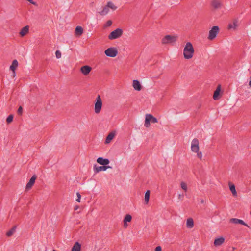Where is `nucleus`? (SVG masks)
Instances as JSON below:
<instances>
[{
  "mask_svg": "<svg viewBox=\"0 0 251 251\" xmlns=\"http://www.w3.org/2000/svg\"><path fill=\"white\" fill-rule=\"evenodd\" d=\"M128 226V225L127 224V222H124V227L125 228H126Z\"/></svg>",
  "mask_w": 251,
  "mask_h": 251,
  "instance_id": "41",
  "label": "nucleus"
},
{
  "mask_svg": "<svg viewBox=\"0 0 251 251\" xmlns=\"http://www.w3.org/2000/svg\"><path fill=\"white\" fill-rule=\"evenodd\" d=\"M225 241V238L223 237H220L216 238L214 242V245L215 246H221Z\"/></svg>",
  "mask_w": 251,
  "mask_h": 251,
  "instance_id": "18",
  "label": "nucleus"
},
{
  "mask_svg": "<svg viewBox=\"0 0 251 251\" xmlns=\"http://www.w3.org/2000/svg\"><path fill=\"white\" fill-rule=\"evenodd\" d=\"M194 49L191 42L186 43L183 50L184 57L186 59H191L194 54Z\"/></svg>",
  "mask_w": 251,
  "mask_h": 251,
  "instance_id": "1",
  "label": "nucleus"
},
{
  "mask_svg": "<svg viewBox=\"0 0 251 251\" xmlns=\"http://www.w3.org/2000/svg\"><path fill=\"white\" fill-rule=\"evenodd\" d=\"M92 70V68L88 65L82 66L80 68L81 72L84 75H87Z\"/></svg>",
  "mask_w": 251,
  "mask_h": 251,
  "instance_id": "10",
  "label": "nucleus"
},
{
  "mask_svg": "<svg viewBox=\"0 0 251 251\" xmlns=\"http://www.w3.org/2000/svg\"><path fill=\"white\" fill-rule=\"evenodd\" d=\"M13 118V115H10L9 116H8L6 119L7 123L8 124L10 123L12 121Z\"/></svg>",
  "mask_w": 251,
  "mask_h": 251,
  "instance_id": "32",
  "label": "nucleus"
},
{
  "mask_svg": "<svg viewBox=\"0 0 251 251\" xmlns=\"http://www.w3.org/2000/svg\"><path fill=\"white\" fill-rule=\"evenodd\" d=\"M186 226L189 228H192L194 226V221L192 218H190L187 220Z\"/></svg>",
  "mask_w": 251,
  "mask_h": 251,
  "instance_id": "26",
  "label": "nucleus"
},
{
  "mask_svg": "<svg viewBox=\"0 0 251 251\" xmlns=\"http://www.w3.org/2000/svg\"><path fill=\"white\" fill-rule=\"evenodd\" d=\"M238 20L235 19L233 21V23H231L228 25L229 29H232L235 30L238 26Z\"/></svg>",
  "mask_w": 251,
  "mask_h": 251,
  "instance_id": "23",
  "label": "nucleus"
},
{
  "mask_svg": "<svg viewBox=\"0 0 251 251\" xmlns=\"http://www.w3.org/2000/svg\"><path fill=\"white\" fill-rule=\"evenodd\" d=\"M132 220V216L129 214H127L125 216L123 222H130Z\"/></svg>",
  "mask_w": 251,
  "mask_h": 251,
  "instance_id": "30",
  "label": "nucleus"
},
{
  "mask_svg": "<svg viewBox=\"0 0 251 251\" xmlns=\"http://www.w3.org/2000/svg\"><path fill=\"white\" fill-rule=\"evenodd\" d=\"M18 66V62L17 60H14L12 61L11 65L10 66V69L14 73V71L16 68Z\"/></svg>",
  "mask_w": 251,
  "mask_h": 251,
  "instance_id": "25",
  "label": "nucleus"
},
{
  "mask_svg": "<svg viewBox=\"0 0 251 251\" xmlns=\"http://www.w3.org/2000/svg\"><path fill=\"white\" fill-rule=\"evenodd\" d=\"M76 195H77V199L76 200V201L77 202H80V199H81V195L79 193L77 192L76 193Z\"/></svg>",
  "mask_w": 251,
  "mask_h": 251,
  "instance_id": "37",
  "label": "nucleus"
},
{
  "mask_svg": "<svg viewBox=\"0 0 251 251\" xmlns=\"http://www.w3.org/2000/svg\"><path fill=\"white\" fill-rule=\"evenodd\" d=\"M77 209V207L75 208V210H76Z\"/></svg>",
  "mask_w": 251,
  "mask_h": 251,
  "instance_id": "44",
  "label": "nucleus"
},
{
  "mask_svg": "<svg viewBox=\"0 0 251 251\" xmlns=\"http://www.w3.org/2000/svg\"><path fill=\"white\" fill-rule=\"evenodd\" d=\"M122 34V29L121 28H117L109 34L108 38L109 40H114L120 37Z\"/></svg>",
  "mask_w": 251,
  "mask_h": 251,
  "instance_id": "4",
  "label": "nucleus"
},
{
  "mask_svg": "<svg viewBox=\"0 0 251 251\" xmlns=\"http://www.w3.org/2000/svg\"><path fill=\"white\" fill-rule=\"evenodd\" d=\"M221 91V86L219 85L216 90L214 92V94L213 96V98L214 100H217L219 99V96L220 95V92Z\"/></svg>",
  "mask_w": 251,
  "mask_h": 251,
  "instance_id": "19",
  "label": "nucleus"
},
{
  "mask_svg": "<svg viewBox=\"0 0 251 251\" xmlns=\"http://www.w3.org/2000/svg\"><path fill=\"white\" fill-rule=\"evenodd\" d=\"M83 28L80 26H77L75 30V34L77 37H80L83 33Z\"/></svg>",
  "mask_w": 251,
  "mask_h": 251,
  "instance_id": "16",
  "label": "nucleus"
},
{
  "mask_svg": "<svg viewBox=\"0 0 251 251\" xmlns=\"http://www.w3.org/2000/svg\"><path fill=\"white\" fill-rule=\"evenodd\" d=\"M97 162L99 164L103 165V166H106L109 163V160L108 159L106 158H103L102 157H99L97 159Z\"/></svg>",
  "mask_w": 251,
  "mask_h": 251,
  "instance_id": "14",
  "label": "nucleus"
},
{
  "mask_svg": "<svg viewBox=\"0 0 251 251\" xmlns=\"http://www.w3.org/2000/svg\"><path fill=\"white\" fill-rule=\"evenodd\" d=\"M162 249L160 246H157L155 248V251H161Z\"/></svg>",
  "mask_w": 251,
  "mask_h": 251,
  "instance_id": "40",
  "label": "nucleus"
},
{
  "mask_svg": "<svg viewBox=\"0 0 251 251\" xmlns=\"http://www.w3.org/2000/svg\"><path fill=\"white\" fill-rule=\"evenodd\" d=\"M81 244L78 242H75L72 248L71 251H81Z\"/></svg>",
  "mask_w": 251,
  "mask_h": 251,
  "instance_id": "22",
  "label": "nucleus"
},
{
  "mask_svg": "<svg viewBox=\"0 0 251 251\" xmlns=\"http://www.w3.org/2000/svg\"><path fill=\"white\" fill-rule=\"evenodd\" d=\"M183 197H184V195L183 194H179L178 195V199L180 201L183 200Z\"/></svg>",
  "mask_w": 251,
  "mask_h": 251,
  "instance_id": "38",
  "label": "nucleus"
},
{
  "mask_svg": "<svg viewBox=\"0 0 251 251\" xmlns=\"http://www.w3.org/2000/svg\"><path fill=\"white\" fill-rule=\"evenodd\" d=\"M22 112H23V108L21 106H20L17 110V113L19 114V115H22Z\"/></svg>",
  "mask_w": 251,
  "mask_h": 251,
  "instance_id": "36",
  "label": "nucleus"
},
{
  "mask_svg": "<svg viewBox=\"0 0 251 251\" xmlns=\"http://www.w3.org/2000/svg\"><path fill=\"white\" fill-rule=\"evenodd\" d=\"M219 31V28L217 26H214L209 32L208 39L212 40L216 38Z\"/></svg>",
  "mask_w": 251,
  "mask_h": 251,
  "instance_id": "8",
  "label": "nucleus"
},
{
  "mask_svg": "<svg viewBox=\"0 0 251 251\" xmlns=\"http://www.w3.org/2000/svg\"><path fill=\"white\" fill-rule=\"evenodd\" d=\"M16 226H15L12 227L9 231L6 233V235L8 237L12 236L13 233L15 232Z\"/></svg>",
  "mask_w": 251,
  "mask_h": 251,
  "instance_id": "29",
  "label": "nucleus"
},
{
  "mask_svg": "<svg viewBox=\"0 0 251 251\" xmlns=\"http://www.w3.org/2000/svg\"><path fill=\"white\" fill-rule=\"evenodd\" d=\"M180 186L182 190H183L185 192H187L188 190V186L186 182L184 181H182L180 183Z\"/></svg>",
  "mask_w": 251,
  "mask_h": 251,
  "instance_id": "28",
  "label": "nucleus"
},
{
  "mask_svg": "<svg viewBox=\"0 0 251 251\" xmlns=\"http://www.w3.org/2000/svg\"><path fill=\"white\" fill-rule=\"evenodd\" d=\"M201 203H204V200L203 199H201Z\"/></svg>",
  "mask_w": 251,
  "mask_h": 251,
  "instance_id": "42",
  "label": "nucleus"
},
{
  "mask_svg": "<svg viewBox=\"0 0 251 251\" xmlns=\"http://www.w3.org/2000/svg\"><path fill=\"white\" fill-rule=\"evenodd\" d=\"M132 86L134 89L136 91H140L142 89V86L140 82L137 80H134L133 81Z\"/></svg>",
  "mask_w": 251,
  "mask_h": 251,
  "instance_id": "15",
  "label": "nucleus"
},
{
  "mask_svg": "<svg viewBox=\"0 0 251 251\" xmlns=\"http://www.w3.org/2000/svg\"><path fill=\"white\" fill-rule=\"evenodd\" d=\"M150 196V191L149 190H147L145 195V202L146 204L148 203L149 201Z\"/></svg>",
  "mask_w": 251,
  "mask_h": 251,
  "instance_id": "27",
  "label": "nucleus"
},
{
  "mask_svg": "<svg viewBox=\"0 0 251 251\" xmlns=\"http://www.w3.org/2000/svg\"><path fill=\"white\" fill-rule=\"evenodd\" d=\"M55 55L57 58L59 59L61 57V53L59 50H57L55 52Z\"/></svg>",
  "mask_w": 251,
  "mask_h": 251,
  "instance_id": "34",
  "label": "nucleus"
},
{
  "mask_svg": "<svg viewBox=\"0 0 251 251\" xmlns=\"http://www.w3.org/2000/svg\"><path fill=\"white\" fill-rule=\"evenodd\" d=\"M109 9L107 5L103 7L102 10L99 12V13L101 16H105L109 12Z\"/></svg>",
  "mask_w": 251,
  "mask_h": 251,
  "instance_id": "24",
  "label": "nucleus"
},
{
  "mask_svg": "<svg viewBox=\"0 0 251 251\" xmlns=\"http://www.w3.org/2000/svg\"><path fill=\"white\" fill-rule=\"evenodd\" d=\"M178 36L176 35H167L164 36L161 40V43L163 45L173 44L176 41Z\"/></svg>",
  "mask_w": 251,
  "mask_h": 251,
  "instance_id": "3",
  "label": "nucleus"
},
{
  "mask_svg": "<svg viewBox=\"0 0 251 251\" xmlns=\"http://www.w3.org/2000/svg\"><path fill=\"white\" fill-rule=\"evenodd\" d=\"M210 4L213 11L220 10L223 7L222 0H211Z\"/></svg>",
  "mask_w": 251,
  "mask_h": 251,
  "instance_id": "2",
  "label": "nucleus"
},
{
  "mask_svg": "<svg viewBox=\"0 0 251 251\" xmlns=\"http://www.w3.org/2000/svg\"><path fill=\"white\" fill-rule=\"evenodd\" d=\"M27 1H29L30 3H31V4L35 5V6H37V4L36 2L33 1L32 0H26Z\"/></svg>",
  "mask_w": 251,
  "mask_h": 251,
  "instance_id": "39",
  "label": "nucleus"
},
{
  "mask_svg": "<svg viewBox=\"0 0 251 251\" xmlns=\"http://www.w3.org/2000/svg\"><path fill=\"white\" fill-rule=\"evenodd\" d=\"M112 21L111 20H108L106 22V24L104 25V27L106 28L107 27H109L111 25H112Z\"/></svg>",
  "mask_w": 251,
  "mask_h": 251,
  "instance_id": "33",
  "label": "nucleus"
},
{
  "mask_svg": "<svg viewBox=\"0 0 251 251\" xmlns=\"http://www.w3.org/2000/svg\"><path fill=\"white\" fill-rule=\"evenodd\" d=\"M102 107V100L100 95H98L96 98V102L95 104L94 110L96 114L100 113Z\"/></svg>",
  "mask_w": 251,
  "mask_h": 251,
  "instance_id": "7",
  "label": "nucleus"
},
{
  "mask_svg": "<svg viewBox=\"0 0 251 251\" xmlns=\"http://www.w3.org/2000/svg\"><path fill=\"white\" fill-rule=\"evenodd\" d=\"M112 167L110 166H98L97 167L95 166L94 167V171L96 173H98L100 171H106L107 169H111Z\"/></svg>",
  "mask_w": 251,
  "mask_h": 251,
  "instance_id": "12",
  "label": "nucleus"
},
{
  "mask_svg": "<svg viewBox=\"0 0 251 251\" xmlns=\"http://www.w3.org/2000/svg\"><path fill=\"white\" fill-rule=\"evenodd\" d=\"M15 72H14V73L13 72V76L15 77Z\"/></svg>",
  "mask_w": 251,
  "mask_h": 251,
  "instance_id": "43",
  "label": "nucleus"
},
{
  "mask_svg": "<svg viewBox=\"0 0 251 251\" xmlns=\"http://www.w3.org/2000/svg\"><path fill=\"white\" fill-rule=\"evenodd\" d=\"M199 141L197 139L194 138L191 142V150L192 152H196L199 151Z\"/></svg>",
  "mask_w": 251,
  "mask_h": 251,
  "instance_id": "9",
  "label": "nucleus"
},
{
  "mask_svg": "<svg viewBox=\"0 0 251 251\" xmlns=\"http://www.w3.org/2000/svg\"><path fill=\"white\" fill-rule=\"evenodd\" d=\"M52 251H55V250H53Z\"/></svg>",
  "mask_w": 251,
  "mask_h": 251,
  "instance_id": "45",
  "label": "nucleus"
},
{
  "mask_svg": "<svg viewBox=\"0 0 251 251\" xmlns=\"http://www.w3.org/2000/svg\"><path fill=\"white\" fill-rule=\"evenodd\" d=\"M158 122L157 119L150 114L146 115L144 126L146 127L150 126V123H155Z\"/></svg>",
  "mask_w": 251,
  "mask_h": 251,
  "instance_id": "5",
  "label": "nucleus"
},
{
  "mask_svg": "<svg viewBox=\"0 0 251 251\" xmlns=\"http://www.w3.org/2000/svg\"><path fill=\"white\" fill-rule=\"evenodd\" d=\"M105 54L110 57H115L118 54V50L114 47L109 48L104 51Z\"/></svg>",
  "mask_w": 251,
  "mask_h": 251,
  "instance_id": "6",
  "label": "nucleus"
},
{
  "mask_svg": "<svg viewBox=\"0 0 251 251\" xmlns=\"http://www.w3.org/2000/svg\"><path fill=\"white\" fill-rule=\"evenodd\" d=\"M108 7L111 8L113 10H115L117 9V7L111 2H108L107 4Z\"/></svg>",
  "mask_w": 251,
  "mask_h": 251,
  "instance_id": "31",
  "label": "nucleus"
},
{
  "mask_svg": "<svg viewBox=\"0 0 251 251\" xmlns=\"http://www.w3.org/2000/svg\"><path fill=\"white\" fill-rule=\"evenodd\" d=\"M115 135V133L114 132H110L108 134V135L107 136V137L106 138L105 143V144L109 143L111 141V140L113 139Z\"/></svg>",
  "mask_w": 251,
  "mask_h": 251,
  "instance_id": "20",
  "label": "nucleus"
},
{
  "mask_svg": "<svg viewBox=\"0 0 251 251\" xmlns=\"http://www.w3.org/2000/svg\"><path fill=\"white\" fill-rule=\"evenodd\" d=\"M228 184H229V189L231 191L232 195L236 197L237 196V193L236 192L235 185L231 182H229Z\"/></svg>",
  "mask_w": 251,
  "mask_h": 251,
  "instance_id": "21",
  "label": "nucleus"
},
{
  "mask_svg": "<svg viewBox=\"0 0 251 251\" xmlns=\"http://www.w3.org/2000/svg\"><path fill=\"white\" fill-rule=\"evenodd\" d=\"M36 178H37V177L35 175H33L32 176V177L29 180V181L26 184V188H25L26 190H28L32 188V187L35 183Z\"/></svg>",
  "mask_w": 251,
  "mask_h": 251,
  "instance_id": "11",
  "label": "nucleus"
},
{
  "mask_svg": "<svg viewBox=\"0 0 251 251\" xmlns=\"http://www.w3.org/2000/svg\"><path fill=\"white\" fill-rule=\"evenodd\" d=\"M230 223H232L235 224H241L244 225L247 227H249V226L245 223L242 220L238 219L237 218H231L229 220Z\"/></svg>",
  "mask_w": 251,
  "mask_h": 251,
  "instance_id": "13",
  "label": "nucleus"
},
{
  "mask_svg": "<svg viewBox=\"0 0 251 251\" xmlns=\"http://www.w3.org/2000/svg\"><path fill=\"white\" fill-rule=\"evenodd\" d=\"M29 27L26 25L21 29L19 32L21 37H24L29 32Z\"/></svg>",
  "mask_w": 251,
  "mask_h": 251,
  "instance_id": "17",
  "label": "nucleus"
},
{
  "mask_svg": "<svg viewBox=\"0 0 251 251\" xmlns=\"http://www.w3.org/2000/svg\"><path fill=\"white\" fill-rule=\"evenodd\" d=\"M196 153H197V156L201 160L202 159V154L201 152L199 151H198V152H196Z\"/></svg>",
  "mask_w": 251,
  "mask_h": 251,
  "instance_id": "35",
  "label": "nucleus"
}]
</instances>
